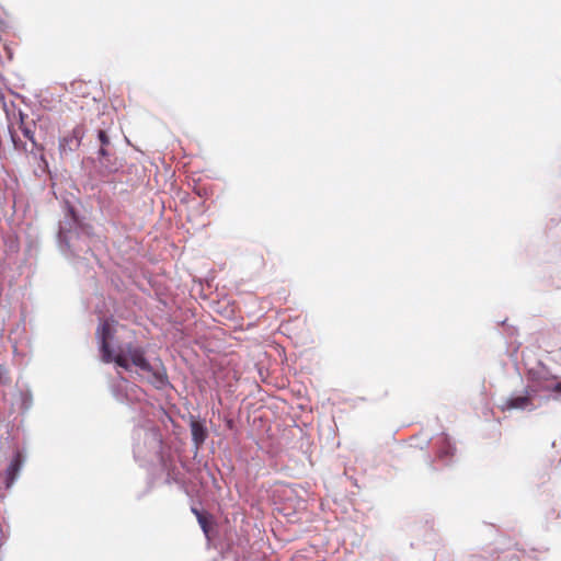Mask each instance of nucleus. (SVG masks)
Returning <instances> with one entry per match:
<instances>
[{"label":"nucleus","instance_id":"ddd939ff","mask_svg":"<svg viewBox=\"0 0 561 561\" xmlns=\"http://www.w3.org/2000/svg\"><path fill=\"white\" fill-rule=\"evenodd\" d=\"M554 389L556 390H561V383H557Z\"/></svg>","mask_w":561,"mask_h":561},{"label":"nucleus","instance_id":"0eeeda50","mask_svg":"<svg viewBox=\"0 0 561 561\" xmlns=\"http://www.w3.org/2000/svg\"><path fill=\"white\" fill-rule=\"evenodd\" d=\"M192 513L196 516L199 526L202 527L204 534L208 537L209 533V524L210 516L201 512L199 510L192 507Z\"/></svg>","mask_w":561,"mask_h":561},{"label":"nucleus","instance_id":"39448f33","mask_svg":"<svg viewBox=\"0 0 561 561\" xmlns=\"http://www.w3.org/2000/svg\"><path fill=\"white\" fill-rule=\"evenodd\" d=\"M190 426H191L193 442L198 447L202 444H204V442L206 440L207 430L199 421H195V420L191 422Z\"/></svg>","mask_w":561,"mask_h":561},{"label":"nucleus","instance_id":"6e6552de","mask_svg":"<svg viewBox=\"0 0 561 561\" xmlns=\"http://www.w3.org/2000/svg\"><path fill=\"white\" fill-rule=\"evenodd\" d=\"M98 137H99V140H100L101 146H102L101 149H100V154L104 157V156H106V150H105L104 147L110 144V138L106 135V131L102 130V129L99 130Z\"/></svg>","mask_w":561,"mask_h":561},{"label":"nucleus","instance_id":"423d86ee","mask_svg":"<svg viewBox=\"0 0 561 561\" xmlns=\"http://www.w3.org/2000/svg\"><path fill=\"white\" fill-rule=\"evenodd\" d=\"M529 405V398L525 396H519L515 398H511L507 400L505 408L508 410L512 409H527Z\"/></svg>","mask_w":561,"mask_h":561},{"label":"nucleus","instance_id":"9b49d317","mask_svg":"<svg viewBox=\"0 0 561 561\" xmlns=\"http://www.w3.org/2000/svg\"><path fill=\"white\" fill-rule=\"evenodd\" d=\"M11 137L15 149L26 150L25 144H23L21 140H16L13 134L11 135Z\"/></svg>","mask_w":561,"mask_h":561},{"label":"nucleus","instance_id":"f8f14e48","mask_svg":"<svg viewBox=\"0 0 561 561\" xmlns=\"http://www.w3.org/2000/svg\"><path fill=\"white\" fill-rule=\"evenodd\" d=\"M82 85V82L81 81H76V82H72L71 83V88L73 90H77L78 88H80Z\"/></svg>","mask_w":561,"mask_h":561},{"label":"nucleus","instance_id":"9d476101","mask_svg":"<svg viewBox=\"0 0 561 561\" xmlns=\"http://www.w3.org/2000/svg\"><path fill=\"white\" fill-rule=\"evenodd\" d=\"M153 377L161 386H164L168 382V377L164 373L154 371Z\"/></svg>","mask_w":561,"mask_h":561},{"label":"nucleus","instance_id":"1a4fd4ad","mask_svg":"<svg viewBox=\"0 0 561 561\" xmlns=\"http://www.w3.org/2000/svg\"><path fill=\"white\" fill-rule=\"evenodd\" d=\"M21 124H22L21 129H22L24 137L30 139L33 142V145H35L34 131L30 127L23 126V122Z\"/></svg>","mask_w":561,"mask_h":561},{"label":"nucleus","instance_id":"20e7f679","mask_svg":"<svg viewBox=\"0 0 561 561\" xmlns=\"http://www.w3.org/2000/svg\"><path fill=\"white\" fill-rule=\"evenodd\" d=\"M82 128L76 127L73 128L70 136L64 137L59 142V149L61 152H66L67 150H73L79 147L80 140L82 137Z\"/></svg>","mask_w":561,"mask_h":561},{"label":"nucleus","instance_id":"7ed1b4c3","mask_svg":"<svg viewBox=\"0 0 561 561\" xmlns=\"http://www.w3.org/2000/svg\"><path fill=\"white\" fill-rule=\"evenodd\" d=\"M22 463H23L22 455L18 451V453H15L13 459L11 460V462L8 466L7 471H5L7 488H10L14 483V481L22 468Z\"/></svg>","mask_w":561,"mask_h":561},{"label":"nucleus","instance_id":"f03ea898","mask_svg":"<svg viewBox=\"0 0 561 561\" xmlns=\"http://www.w3.org/2000/svg\"><path fill=\"white\" fill-rule=\"evenodd\" d=\"M118 354H124L128 363L130 360L133 365L141 370L152 373V366L147 360L144 348L129 343Z\"/></svg>","mask_w":561,"mask_h":561},{"label":"nucleus","instance_id":"f257e3e1","mask_svg":"<svg viewBox=\"0 0 561 561\" xmlns=\"http://www.w3.org/2000/svg\"><path fill=\"white\" fill-rule=\"evenodd\" d=\"M96 337L100 344L101 359L104 363L114 362L117 366L128 370L130 364H128L124 354L113 355L110 346V341L113 337L112 321L104 320L96 330Z\"/></svg>","mask_w":561,"mask_h":561}]
</instances>
